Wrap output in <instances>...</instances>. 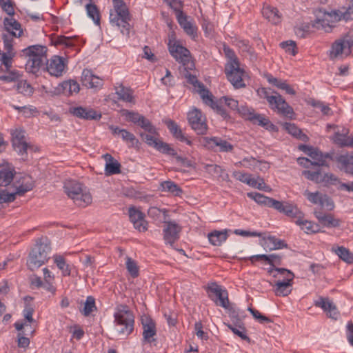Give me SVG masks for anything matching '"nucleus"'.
<instances>
[{"label": "nucleus", "mask_w": 353, "mask_h": 353, "mask_svg": "<svg viewBox=\"0 0 353 353\" xmlns=\"http://www.w3.org/2000/svg\"><path fill=\"white\" fill-rule=\"evenodd\" d=\"M54 263L57 268L61 271L63 276H70L71 274V267L66 263L64 257L59 254H56L53 256Z\"/></svg>", "instance_id": "nucleus-39"}, {"label": "nucleus", "mask_w": 353, "mask_h": 353, "mask_svg": "<svg viewBox=\"0 0 353 353\" xmlns=\"http://www.w3.org/2000/svg\"><path fill=\"white\" fill-rule=\"evenodd\" d=\"M210 243L214 246H220L228 238L226 231L214 230L208 235Z\"/></svg>", "instance_id": "nucleus-37"}, {"label": "nucleus", "mask_w": 353, "mask_h": 353, "mask_svg": "<svg viewBox=\"0 0 353 353\" xmlns=\"http://www.w3.org/2000/svg\"><path fill=\"white\" fill-rule=\"evenodd\" d=\"M228 327L232 330V332L239 336L241 339L250 341V339L246 335V330L243 326L239 327L232 326V325H228Z\"/></svg>", "instance_id": "nucleus-61"}, {"label": "nucleus", "mask_w": 353, "mask_h": 353, "mask_svg": "<svg viewBox=\"0 0 353 353\" xmlns=\"http://www.w3.org/2000/svg\"><path fill=\"white\" fill-rule=\"evenodd\" d=\"M264 241L265 247L270 251L288 247L284 241L279 239L275 236H270L265 239Z\"/></svg>", "instance_id": "nucleus-38"}, {"label": "nucleus", "mask_w": 353, "mask_h": 353, "mask_svg": "<svg viewBox=\"0 0 353 353\" xmlns=\"http://www.w3.org/2000/svg\"><path fill=\"white\" fill-rule=\"evenodd\" d=\"M114 9L110 12V21L112 25L122 27L121 32L128 34L130 32V16L128 8L123 0H112Z\"/></svg>", "instance_id": "nucleus-6"}, {"label": "nucleus", "mask_w": 353, "mask_h": 353, "mask_svg": "<svg viewBox=\"0 0 353 353\" xmlns=\"http://www.w3.org/2000/svg\"><path fill=\"white\" fill-rule=\"evenodd\" d=\"M70 112L74 116L85 120L99 119L101 117V114H98L94 110L81 106L71 108Z\"/></svg>", "instance_id": "nucleus-23"}, {"label": "nucleus", "mask_w": 353, "mask_h": 353, "mask_svg": "<svg viewBox=\"0 0 353 353\" xmlns=\"http://www.w3.org/2000/svg\"><path fill=\"white\" fill-rule=\"evenodd\" d=\"M199 142L202 145L210 150H215L216 148H219V152H228L233 150V145L220 137H201Z\"/></svg>", "instance_id": "nucleus-13"}, {"label": "nucleus", "mask_w": 353, "mask_h": 353, "mask_svg": "<svg viewBox=\"0 0 353 353\" xmlns=\"http://www.w3.org/2000/svg\"><path fill=\"white\" fill-rule=\"evenodd\" d=\"M303 194L313 204H318L322 208L326 207L330 210H332L334 207L332 200L325 194L319 192H311L306 190Z\"/></svg>", "instance_id": "nucleus-17"}, {"label": "nucleus", "mask_w": 353, "mask_h": 353, "mask_svg": "<svg viewBox=\"0 0 353 353\" xmlns=\"http://www.w3.org/2000/svg\"><path fill=\"white\" fill-rule=\"evenodd\" d=\"M143 337L145 342L151 343L155 341L153 337L157 334L155 323L150 318L142 319Z\"/></svg>", "instance_id": "nucleus-22"}, {"label": "nucleus", "mask_w": 353, "mask_h": 353, "mask_svg": "<svg viewBox=\"0 0 353 353\" xmlns=\"http://www.w3.org/2000/svg\"><path fill=\"white\" fill-rule=\"evenodd\" d=\"M61 87L64 92L68 91L70 94H77L80 90L79 84L74 80L64 81Z\"/></svg>", "instance_id": "nucleus-49"}, {"label": "nucleus", "mask_w": 353, "mask_h": 353, "mask_svg": "<svg viewBox=\"0 0 353 353\" xmlns=\"http://www.w3.org/2000/svg\"><path fill=\"white\" fill-rule=\"evenodd\" d=\"M207 168H210L209 172L217 174L223 181H229V175L225 172L224 170L218 165H208Z\"/></svg>", "instance_id": "nucleus-54"}, {"label": "nucleus", "mask_w": 353, "mask_h": 353, "mask_svg": "<svg viewBox=\"0 0 353 353\" xmlns=\"http://www.w3.org/2000/svg\"><path fill=\"white\" fill-rule=\"evenodd\" d=\"M250 121L253 124H257L267 130H274L276 128V126L270 122L268 117L261 114L255 112L254 116L250 118Z\"/></svg>", "instance_id": "nucleus-36"}, {"label": "nucleus", "mask_w": 353, "mask_h": 353, "mask_svg": "<svg viewBox=\"0 0 353 353\" xmlns=\"http://www.w3.org/2000/svg\"><path fill=\"white\" fill-rule=\"evenodd\" d=\"M286 216L296 219L295 223L300 224L301 218H304V213L300 210L298 207L295 205L292 209L288 211Z\"/></svg>", "instance_id": "nucleus-60"}, {"label": "nucleus", "mask_w": 353, "mask_h": 353, "mask_svg": "<svg viewBox=\"0 0 353 353\" xmlns=\"http://www.w3.org/2000/svg\"><path fill=\"white\" fill-rule=\"evenodd\" d=\"M310 157L313 159V165L325 166L329 168V164L327 163V159H333L332 153H323L317 148H315L313 152L310 154Z\"/></svg>", "instance_id": "nucleus-25"}, {"label": "nucleus", "mask_w": 353, "mask_h": 353, "mask_svg": "<svg viewBox=\"0 0 353 353\" xmlns=\"http://www.w3.org/2000/svg\"><path fill=\"white\" fill-rule=\"evenodd\" d=\"M344 46L341 39L335 41L332 45L331 50L330 51V59H335L338 58L343 57V55L346 56V49Z\"/></svg>", "instance_id": "nucleus-33"}, {"label": "nucleus", "mask_w": 353, "mask_h": 353, "mask_svg": "<svg viewBox=\"0 0 353 353\" xmlns=\"http://www.w3.org/2000/svg\"><path fill=\"white\" fill-rule=\"evenodd\" d=\"M126 268L133 278H137L139 274V267L134 260L129 256L126 257Z\"/></svg>", "instance_id": "nucleus-53"}, {"label": "nucleus", "mask_w": 353, "mask_h": 353, "mask_svg": "<svg viewBox=\"0 0 353 353\" xmlns=\"http://www.w3.org/2000/svg\"><path fill=\"white\" fill-rule=\"evenodd\" d=\"M332 250L338 256L347 263H353V253L347 248L343 246H338L336 248H332Z\"/></svg>", "instance_id": "nucleus-40"}, {"label": "nucleus", "mask_w": 353, "mask_h": 353, "mask_svg": "<svg viewBox=\"0 0 353 353\" xmlns=\"http://www.w3.org/2000/svg\"><path fill=\"white\" fill-rule=\"evenodd\" d=\"M301 222L302 223L297 225L307 234L316 233L320 231V226L316 223L305 220L304 218H301Z\"/></svg>", "instance_id": "nucleus-46"}, {"label": "nucleus", "mask_w": 353, "mask_h": 353, "mask_svg": "<svg viewBox=\"0 0 353 353\" xmlns=\"http://www.w3.org/2000/svg\"><path fill=\"white\" fill-rule=\"evenodd\" d=\"M12 145L14 150L21 156L26 154L27 150L31 148L26 141L25 131L22 129H16L12 133Z\"/></svg>", "instance_id": "nucleus-16"}, {"label": "nucleus", "mask_w": 353, "mask_h": 353, "mask_svg": "<svg viewBox=\"0 0 353 353\" xmlns=\"http://www.w3.org/2000/svg\"><path fill=\"white\" fill-rule=\"evenodd\" d=\"M207 290L208 292L215 295L216 299H214L211 294H209V297L214 301L217 305L221 306L225 309L230 308L228 293L226 290H223L216 283H212L208 286Z\"/></svg>", "instance_id": "nucleus-14"}, {"label": "nucleus", "mask_w": 353, "mask_h": 353, "mask_svg": "<svg viewBox=\"0 0 353 353\" xmlns=\"http://www.w3.org/2000/svg\"><path fill=\"white\" fill-rule=\"evenodd\" d=\"M25 182H23L20 185L16 187V192L11 193L12 194H14V197L16 198V195L22 196L26 192L30 191L33 189L34 184L32 181V179L30 177L25 178Z\"/></svg>", "instance_id": "nucleus-43"}, {"label": "nucleus", "mask_w": 353, "mask_h": 353, "mask_svg": "<svg viewBox=\"0 0 353 353\" xmlns=\"http://www.w3.org/2000/svg\"><path fill=\"white\" fill-rule=\"evenodd\" d=\"M139 135L147 145L155 148L160 152L168 155H176V151L173 148H172L168 143H165L154 137V135H158V132L157 134H146L145 132H141Z\"/></svg>", "instance_id": "nucleus-11"}, {"label": "nucleus", "mask_w": 353, "mask_h": 353, "mask_svg": "<svg viewBox=\"0 0 353 353\" xmlns=\"http://www.w3.org/2000/svg\"><path fill=\"white\" fill-rule=\"evenodd\" d=\"M17 90L19 93L30 96L33 93L32 87L26 81H21L17 85Z\"/></svg>", "instance_id": "nucleus-58"}, {"label": "nucleus", "mask_w": 353, "mask_h": 353, "mask_svg": "<svg viewBox=\"0 0 353 353\" xmlns=\"http://www.w3.org/2000/svg\"><path fill=\"white\" fill-rule=\"evenodd\" d=\"M160 186L162 191L170 192L174 196H179L183 192L181 188L172 181H163Z\"/></svg>", "instance_id": "nucleus-41"}, {"label": "nucleus", "mask_w": 353, "mask_h": 353, "mask_svg": "<svg viewBox=\"0 0 353 353\" xmlns=\"http://www.w3.org/2000/svg\"><path fill=\"white\" fill-rule=\"evenodd\" d=\"M144 214L134 207L129 208V217L134 227L139 232L147 230L148 223L144 219Z\"/></svg>", "instance_id": "nucleus-20"}, {"label": "nucleus", "mask_w": 353, "mask_h": 353, "mask_svg": "<svg viewBox=\"0 0 353 353\" xmlns=\"http://www.w3.org/2000/svg\"><path fill=\"white\" fill-rule=\"evenodd\" d=\"M188 122L197 134H205L208 131L205 117L197 108H194L188 114Z\"/></svg>", "instance_id": "nucleus-12"}, {"label": "nucleus", "mask_w": 353, "mask_h": 353, "mask_svg": "<svg viewBox=\"0 0 353 353\" xmlns=\"http://www.w3.org/2000/svg\"><path fill=\"white\" fill-rule=\"evenodd\" d=\"M332 160L340 164L339 169L344 170L346 173H349L350 171V165H353V155L347 153L333 157Z\"/></svg>", "instance_id": "nucleus-34"}, {"label": "nucleus", "mask_w": 353, "mask_h": 353, "mask_svg": "<svg viewBox=\"0 0 353 353\" xmlns=\"http://www.w3.org/2000/svg\"><path fill=\"white\" fill-rule=\"evenodd\" d=\"M116 94L119 96V99L126 102H134V97L132 90L130 88H125L121 85L117 88Z\"/></svg>", "instance_id": "nucleus-44"}, {"label": "nucleus", "mask_w": 353, "mask_h": 353, "mask_svg": "<svg viewBox=\"0 0 353 353\" xmlns=\"http://www.w3.org/2000/svg\"><path fill=\"white\" fill-rule=\"evenodd\" d=\"M280 46L282 48L285 49V50L294 56L297 53L296 43L293 41H286L281 42Z\"/></svg>", "instance_id": "nucleus-62"}, {"label": "nucleus", "mask_w": 353, "mask_h": 353, "mask_svg": "<svg viewBox=\"0 0 353 353\" xmlns=\"http://www.w3.org/2000/svg\"><path fill=\"white\" fill-rule=\"evenodd\" d=\"M168 49L171 55L179 62L181 63L185 69L192 70L194 64L190 61V52L186 48L175 41L173 44L171 41L168 43Z\"/></svg>", "instance_id": "nucleus-10"}, {"label": "nucleus", "mask_w": 353, "mask_h": 353, "mask_svg": "<svg viewBox=\"0 0 353 353\" xmlns=\"http://www.w3.org/2000/svg\"><path fill=\"white\" fill-rule=\"evenodd\" d=\"M248 196L254 200L257 203L269 207L272 198L258 192H248Z\"/></svg>", "instance_id": "nucleus-47"}, {"label": "nucleus", "mask_w": 353, "mask_h": 353, "mask_svg": "<svg viewBox=\"0 0 353 353\" xmlns=\"http://www.w3.org/2000/svg\"><path fill=\"white\" fill-rule=\"evenodd\" d=\"M168 214L166 211L163 212V222L164 223L163 229V240L165 243L172 246L177 241L182 230V227L174 221L168 219Z\"/></svg>", "instance_id": "nucleus-8"}, {"label": "nucleus", "mask_w": 353, "mask_h": 353, "mask_svg": "<svg viewBox=\"0 0 353 353\" xmlns=\"http://www.w3.org/2000/svg\"><path fill=\"white\" fill-rule=\"evenodd\" d=\"M315 217L324 226L328 228H336L340 225L341 221L335 219L331 214H325L320 210H314Z\"/></svg>", "instance_id": "nucleus-24"}, {"label": "nucleus", "mask_w": 353, "mask_h": 353, "mask_svg": "<svg viewBox=\"0 0 353 353\" xmlns=\"http://www.w3.org/2000/svg\"><path fill=\"white\" fill-rule=\"evenodd\" d=\"M120 137L123 141L126 143H130L132 147L139 143V140L136 138V137L132 132L128 131L125 129L123 130Z\"/></svg>", "instance_id": "nucleus-59"}, {"label": "nucleus", "mask_w": 353, "mask_h": 353, "mask_svg": "<svg viewBox=\"0 0 353 353\" xmlns=\"http://www.w3.org/2000/svg\"><path fill=\"white\" fill-rule=\"evenodd\" d=\"M314 14L315 19L311 23H303L295 28L294 31L298 37L302 38L307 37L312 32V28L321 30L326 32L332 31L336 22L330 12H327L323 8H319L314 11Z\"/></svg>", "instance_id": "nucleus-1"}, {"label": "nucleus", "mask_w": 353, "mask_h": 353, "mask_svg": "<svg viewBox=\"0 0 353 353\" xmlns=\"http://www.w3.org/2000/svg\"><path fill=\"white\" fill-rule=\"evenodd\" d=\"M282 125L289 134H292L294 137H296L301 130L294 123H284Z\"/></svg>", "instance_id": "nucleus-64"}, {"label": "nucleus", "mask_w": 353, "mask_h": 353, "mask_svg": "<svg viewBox=\"0 0 353 353\" xmlns=\"http://www.w3.org/2000/svg\"><path fill=\"white\" fill-rule=\"evenodd\" d=\"M165 123L170 133L175 139L181 142H185L189 145H192V141L185 137L181 129L174 121L168 120Z\"/></svg>", "instance_id": "nucleus-28"}, {"label": "nucleus", "mask_w": 353, "mask_h": 353, "mask_svg": "<svg viewBox=\"0 0 353 353\" xmlns=\"http://www.w3.org/2000/svg\"><path fill=\"white\" fill-rule=\"evenodd\" d=\"M114 323L120 335L128 336L134 330V316L126 305H119L114 314Z\"/></svg>", "instance_id": "nucleus-4"}, {"label": "nucleus", "mask_w": 353, "mask_h": 353, "mask_svg": "<svg viewBox=\"0 0 353 353\" xmlns=\"http://www.w3.org/2000/svg\"><path fill=\"white\" fill-rule=\"evenodd\" d=\"M143 129L145 132L150 134H157V128L152 124V123L146 119L144 116L142 115L141 117L139 122L137 125Z\"/></svg>", "instance_id": "nucleus-51"}, {"label": "nucleus", "mask_w": 353, "mask_h": 353, "mask_svg": "<svg viewBox=\"0 0 353 353\" xmlns=\"http://www.w3.org/2000/svg\"><path fill=\"white\" fill-rule=\"evenodd\" d=\"M337 181H339V179L334 174L327 172V173H324L323 174L321 173V183H324L325 185L335 184L336 182H337Z\"/></svg>", "instance_id": "nucleus-63"}, {"label": "nucleus", "mask_w": 353, "mask_h": 353, "mask_svg": "<svg viewBox=\"0 0 353 353\" xmlns=\"http://www.w3.org/2000/svg\"><path fill=\"white\" fill-rule=\"evenodd\" d=\"M236 165L250 169H254L259 165H262L263 166L259 168L261 170H263V169L267 170L269 168L267 162L258 161L253 157L244 158L242 161L236 163Z\"/></svg>", "instance_id": "nucleus-35"}, {"label": "nucleus", "mask_w": 353, "mask_h": 353, "mask_svg": "<svg viewBox=\"0 0 353 353\" xmlns=\"http://www.w3.org/2000/svg\"><path fill=\"white\" fill-rule=\"evenodd\" d=\"M176 19L180 26L184 30L187 34L193 39L197 36L196 27L193 26L190 21H188V17L183 12H179Z\"/></svg>", "instance_id": "nucleus-27"}, {"label": "nucleus", "mask_w": 353, "mask_h": 353, "mask_svg": "<svg viewBox=\"0 0 353 353\" xmlns=\"http://www.w3.org/2000/svg\"><path fill=\"white\" fill-rule=\"evenodd\" d=\"M185 77L188 79V82L192 84L195 88H197V92L203 99V95H205L204 91L209 92V90L205 88L204 85L202 83L199 82L197 80L196 76L187 72Z\"/></svg>", "instance_id": "nucleus-45"}, {"label": "nucleus", "mask_w": 353, "mask_h": 353, "mask_svg": "<svg viewBox=\"0 0 353 353\" xmlns=\"http://www.w3.org/2000/svg\"><path fill=\"white\" fill-rule=\"evenodd\" d=\"M262 14L272 24L276 25L281 21L282 16L276 8L271 6L264 7L262 10Z\"/></svg>", "instance_id": "nucleus-32"}, {"label": "nucleus", "mask_w": 353, "mask_h": 353, "mask_svg": "<svg viewBox=\"0 0 353 353\" xmlns=\"http://www.w3.org/2000/svg\"><path fill=\"white\" fill-rule=\"evenodd\" d=\"M64 191L74 203L80 207H85L92 203V196L83 189V185L74 180H68L64 183Z\"/></svg>", "instance_id": "nucleus-7"}, {"label": "nucleus", "mask_w": 353, "mask_h": 353, "mask_svg": "<svg viewBox=\"0 0 353 353\" xmlns=\"http://www.w3.org/2000/svg\"><path fill=\"white\" fill-rule=\"evenodd\" d=\"M14 171L10 168H2L0 170V186L6 187L12 181Z\"/></svg>", "instance_id": "nucleus-42"}, {"label": "nucleus", "mask_w": 353, "mask_h": 353, "mask_svg": "<svg viewBox=\"0 0 353 353\" xmlns=\"http://www.w3.org/2000/svg\"><path fill=\"white\" fill-rule=\"evenodd\" d=\"M64 59L59 56L52 57L46 63V70L49 74L56 77H61L65 69Z\"/></svg>", "instance_id": "nucleus-18"}, {"label": "nucleus", "mask_w": 353, "mask_h": 353, "mask_svg": "<svg viewBox=\"0 0 353 353\" xmlns=\"http://www.w3.org/2000/svg\"><path fill=\"white\" fill-rule=\"evenodd\" d=\"M330 12L336 23L341 20H343L345 21L353 20V0H351L350 5L345 10H333Z\"/></svg>", "instance_id": "nucleus-31"}, {"label": "nucleus", "mask_w": 353, "mask_h": 353, "mask_svg": "<svg viewBox=\"0 0 353 353\" xmlns=\"http://www.w3.org/2000/svg\"><path fill=\"white\" fill-rule=\"evenodd\" d=\"M95 310H97L95 299L91 296H88L85 302L82 313L84 316H88Z\"/></svg>", "instance_id": "nucleus-55"}, {"label": "nucleus", "mask_w": 353, "mask_h": 353, "mask_svg": "<svg viewBox=\"0 0 353 353\" xmlns=\"http://www.w3.org/2000/svg\"><path fill=\"white\" fill-rule=\"evenodd\" d=\"M314 305L321 307L326 312L327 315L333 319H337L339 313L336 305L327 297L320 296L319 299L314 301Z\"/></svg>", "instance_id": "nucleus-19"}, {"label": "nucleus", "mask_w": 353, "mask_h": 353, "mask_svg": "<svg viewBox=\"0 0 353 353\" xmlns=\"http://www.w3.org/2000/svg\"><path fill=\"white\" fill-rule=\"evenodd\" d=\"M47 48L45 46H30L22 50L23 56L28 57L26 64L28 72L36 74L46 61Z\"/></svg>", "instance_id": "nucleus-5"}, {"label": "nucleus", "mask_w": 353, "mask_h": 353, "mask_svg": "<svg viewBox=\"0 0 353 353\" xmlns=\"http://www.w3.org/2000/svg\"><path fill=\"white\" fill-rule=\"evenodd\" d=\"M81 81L83 85L88 88H100L103 85V80L94 75L89 69L83 70Z\"/></svg>", "instance_id": "nucleus-21"}, {"label": "nucleus", "mask_w": 353, "mask_h": 353, "mask_svg": "<svg viewBox=\"0 0 353 353\" xmlns=\"http://www.w3.org/2000/svg\"><path fill=\"white\" fill-rule=\"evenodd\" d=\"M260 257L273 267L281 265L282 263V256L279 254H272L267 256H261Z\"/></svg>", "instance_id": "nucleus-56"}, {"label": "nucleus", "mask_w": 353, "mask_h": 353, "mask_svg": "<svg viewBox=\"0 0 353 353\" xmlns=\"http://www.w3.org/2000/svg\"><path fill=\"white\" fill-rule=\"evenodd\" d=\"M205 95H203V100L204 103L210 106L214 110L217 114H220L224 119L230 118L225 109L221 105H219L216 102L213 100V96L210 92L204 91Z\"/></svg>", "instance_id": "nucleus-26"}, {"label": "nucleus", "mask_w": 353, "mask_h": 353, "mask_svg": "<svg viewBox=\"0 0 353 353\" xmlns=\"http://www.w3.org/2000/svg\"><path fill=\"white\" fill-rule=\"evenodd\" d=\"M121 115L125 117V120L128 121H130L136 125H138L142 114H140L138 112L130 111L128 110H121Z\"/></svg>", "instance_id": "nucleus-52"}, {"label": "nucleus", "mask_w": 353, "mask_h": 353, "mask_svg": "<svg viewBox=\"0 0 353 353\" xmlns=\"http://www.w3.org/2000/svg\"><path fill=\"white\" fill-rule=\"evenodd\" d=\"M103 158L107 161L105 167V175L110 176L121 172V164L110 154H105Z\"/></svg>", "instance_id": "nucleus-29"}, {"label": "nucleus", "mask_w": 353, "mask_h": 353, "mask_svg": "<svg viewBox=\"0 0 353 353\" xmlns=\"http://www.w3.org/2000/svg\"><path fill=\"white\" fill-rule=\"evenodd\" d=\"M85 8L88 17L92 19L96 24L99 25L100 14L97 6L92 3H88L86 5Z\"/></svg>", "instance_id": "nucleus-50"}, {"label": "nucleus", "mask_w": 353, "mask_h": 353, "mask_svg": "<svg viewBox=\"0 0 353 353\" xmlns=\"http://www.w3.org/2000/svg\"><path fill=\"white\" fill-rule=\"evenodd\" d=\"M6 30L9 32L8 35L19 37L23 33L21 24L13 18H6L3 21Z\"/></svg>", "instance_id": "nucleus-30"}, {"label": "nucleus", "mask_w": 353, "mask_h": 353, "mask_svg": "<svg viewBox=\"0 0 353 353\" xmlns=\"http://www.w3.org/2000/svg\"><path fill=\"white\" fill-rule=\"evenodd\" d=\"M282 276L283 279L277 281L274 285V292L276 296H287L292 290L294 274L290 270V273H285Z\"/></svg>", "instance_id": "nucleus-15"}, {"label": "nucleus", "mask_w": 353, "mask_h": 353, "mask_svg": "<svg viewBox=\"0 0 353 353\" xmlns=\"http://www.w3.org/2000/svg\"><path fill=\"white\" fill-rule=\"evenodd\" d=\"M334 141L341 146L353 147V137L341 135L340 132L334 134Z\"/></svg>", "instance_id": "nucleus-48"}, {"label": "nucleus", "mask_w": 353, "mask_h": 353, "mask_svg": "<svg viewBox=\"0 0 353 353\" xmlns=\"http://www.w3.org/2000/svg\"><path fill=\"white\" fill-rule=\"evenodd\" d=\"M257 92L261 98H264L267 100L269 106L272 110H276L279 114H282L288 118H294V112L293 108L277 92H270L266 88H262L259 89Z\"/></svg>", "instance_id": "nucleus-2"}, {"label": "nucleus", "mask_w": 353, "mask_h": 353, "mask_svg": "<svg viewBox=\"0 0 353 353\" xmlns=\"http://www.w3.org/2000/svg\"><path fill=\"white\" fill-rule=\"evenodd\" d=\"M50 250V243L48 239H39L29 254L27 261L28 268L34 271L47 262Z\"/></svg>", "instance_id": "nucleus-3"}, {"label": "nucleus", "mask_w": 353, "mask_h": 353, "mask_svg": "<svg viewBox=\"0 0 353 353\" xmlns=\"http://www.w3.org/2000/svg\"><path fill=\"white\" fill-rule=\"evenodd\" d=\"M244 73L243 69L240 68L239 62L227 63L225 65V74L227 79L236 89L246 86L243 79Z\"/></svg>", "instance_id": "nucleus-9"}, {"label": "nucleus", "mask_w": 353, "mask_h": 353, "mask_svg": "<svg viewBox=\"0 0 353 353\" xmlns=\"http://www.w3.org/2000/svg\"><path fill=\"white\" fill-rule=\"evenodd\" d=\"M302 174L308 180L314 181L316 183H321V172L320 170L316 171L304 170Z\"/></svg>", "instance_id": "nucleus-57"}]
</instances>
